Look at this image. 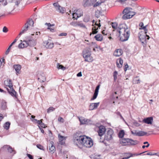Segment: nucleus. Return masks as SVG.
<instances>
[{
  "mask_svg": "<svg viewBox=\"0 0 159 159\" xmlns=\"http://www.w3.org/2000/svg\"><path fill=\"white\" fill-rule=\"evenodd\" d=\"M116 33L120 36V40L122 42L128 40L130 36V32L129 29L125 24H120L116 30Z\"/></svg>",
  "mask_w": 159,
  "mask_h": 159,
  "instance_id": "obj_1",
  "label": "nucleus"
},
{
  "mask_svg": "<svg viewBox=\"0 0 159 159\" xmlns=\"http://www.w3.org/2000/svg\"><path fill=\"white\" fill-rule=\"evenodd\" d=\"M84 135H80L78 133L74 134L73 137V142L74 143L78 146L79 144L82 145L83 140L84 139Z\"/></svg>",
  "mask_w": 159,
  "mask_h": 159,
  "instance_id": "obj_2",
  "label": "nucleus"
},
{
  "mask_svg": "<svg viewBox=\"0 0 159 159\" xmlns=\"http://www.w3.org/2000/svg\"><path fill=\"white\" fill-rule=\"evenodd\" d=\"M138 141L129 138H124L120 140V143L123 145H135L137 143Z\"/></svg>",
  "mask_w": 159,
  "mask_h": 159,
  "instance_id": "obj_3",
  "label": "nucleus"
},
{
  "mask_svg": "<svg viewBox=\"0 0 159 159\" xmlns=\"http://www.w3.org/2000/svg\"><path fill=\"white\" fill-rule=\"evenodd\" d=\"M34 25V22L32 20H29L25 24L22 29V31L20 33L19 35H20L26 32L30 28V26L33 27Z\"/></svg>",
  "mask_w": 159,
  "mask_h": 159,
  "instance_id": "obj_4",
  "label": "nucleus"
},
{
  "mask_svg": "<svg viewBox=\"0 0 159 159\" xmlns=\"http://www.w3.org/2000/svg\"><path fill=\"white\" fill-rule=\"evenodd\" d=\"M84 139L83 140V143L82 145L85 147L90 148L93 145V140L90 138H89L88 137L85 135H84Z\"/></svg>",
  "mask_w": 159,
  "mask_h": 159,
  "instance_id": "obj_5",
  "label": "nucleus"
},
{
  "mask_svg": "<svg viewBox=\"0 0 159 159\" xmlns=\"http://www.w3.org/2000/svg\"><path fill=\"white\" fill-rule=\"evenodd\" d=\"M53 6L57 11L59 13L63 14L66 11V9L65 8L61 7L58 2L53 3Z\"/></svg>",
  "mask_w": 159,
  "mask_h": 159,
  "instance_id": "obj_6",
  "label": "nucleus"
},
{
  "mask_svg": "<svg viewBox=\"0 0 159 159\" xmlns=\"http://www.w3.org/2000/svg\"><path fill=\"white\" fill-rule=\"evenodd\" d=\"M53 6L57 11L59 13L63 14L66 11V9L65 8L61 7L58 2L53 3Z\"/></svg>",
  "mask_w": 159,
  "mask_h": 159,
  "instance_id": "obj_7",
  "label": "nucleus"
},
{
  "mask_svg": "<svg viewBox=\"0 0 159 159\" xmlns=\"http://www.w3.org/2000/svg\"><path fill=\"white\" fill-rule=\"evenodd\" d=\"M43 43L44 46L47 48L52 49L53 47V43L49 39L44 42Z\"/></svg>",
  "mask_w": 159,
  "mask_h": 159,
  "instance_id": "obj_8",
  "label": "nucleus"
},
{
  "mask_svg": "<svg viewBox=\"0 0 159 159\" xmlns=\"http://www.w3.org/2000/svg\"><path fill=\"white\" fill-rule=\"evenodd\" d=\"M106 129L105 127L103 125H100L99 127L98 130V135L100 136H102L105 133Z\"/></svg>",
  "mask_w": 159,
  "mask_h": 159,
  "instance_id": "obj_9",
  "label": "nucleus"
},
{
  "mask_svg": "<svg viewBox=\"0 0 159 159\" xmlns=\"http://www.w3.org/2000/svg\"><path fill=\"white\" fill-rule=\"evenodd\" d=\"M28 46L30 47H34L36 44V40L30 38L27 40Z\"/></svg>",
  "mask_w": 159,
  "mask_h": 159,
  "instance_id": "obj_10",
  "label": "nucleus"
},
{
  "mask_svg": "<svg viewBox=\"0 0 159 159\" xmlns=\"http://www.w3.org/2000/svg\"><path fill=\"white\" fill-rule=\"evenodd\" d=\"M153 121V118L152 117H148L144 118L143 120V122L148 124H152Z\"/></svg>",
  "mask_w": 159,
  "mask_h": 159,
  "instance_id": "obj_11",
  "label": "nucleus"
},
{
  "mask_svg": "<svg viewBox=\"0 0 159 159\" xmlns=\"http://www.w3.org/2000/svg\"><path fill=\"white\" fill-rule=\"evenodd\" d=\"M146 34V36L145 35H140L139 38V39L140 40L141 43H146V37H147V39L148 40L150 38L149 36L148 35Z\"/></svg>",
  "mask_w": 159,
  "mask_h": 159,
  "instance_id": "obj_12",
  "label": "nucleus"
},
{
  "mask_svg": "<svg viewBox=\"0 0 159 159\" xmlns=\"http://www.w3.org/2000/svg\"><path fill=\"white\" fill-rule=\"evenodd\" d=\"M21 42L18 45V48H26L28 46L27 41L26 40H24L22 41L21 40Z\"/></svg>",
  "mask_w": 159,
  "mask_h": 159,
  "instance_id": "obj_13",
  "label": "nucleus"
},
{
  "mask_svg": "<svg viewBox=\"0 0 159 159\" xmlns=\"http://www.w3.org/2000/svg\"><path fill=\"white\" fill-rule=\"evenodd\" d=\"M99 104V102L91 103L89 107V110H92L97 108Z\"/></svg>",
  "mask_w": 159,
  "mask_h": 159,
  "instance_id": "obj_14",
  "label": "nucleus"
},
{
  "mask_svg": "<svg viewBox=\"0 0 159 159\" xmlns=\"http://www.w3.org/2000/svg\"><path fill=\"white\" fill-rule=\"evenodd\" d=\"M15 0H6L7 1V3L9 2H14V1ZM22 0H16L15 2H14L15 3V5L13 9L12 10H14L15 7V6H16L17 7H18L19 4L21 2Z\"/></svg>",
  "mask_w": 159,
  "mask_h": 159,
  "instance_id": "obj_15",
  "label": "nucleus"
},
{
  "mask_svg": "<svg viewBox=\"0 0 159 159\" xmlns=\"http://www.w3.org/2000/svg\"><path fill=\"white\" fill-rule=\"evenodd\" d=\"M83 11L81 9H78L75 12L73 13H72V16L74 15H78L77 17H76V20L79 17H81V16L83 15Z\"/></svg>",
  "mask_w": 159,
  "mask_h": 159,
  "instance_id": "obj_16",
  "label": "nucleus"
},
{
  "mask_svg": "<svg viewBox=\"0 0 159 159\" xmlns=\"http://www.w3.org/2000/svg\"><path fill=\"white\" fill-rule=\"evenodd\" d=\"M8 92L13 97H16V92L13 89V88H10V89L8 88H7Z\"/></svg>",
  "mask_w": 159,
  "mask_h": 159,
  "instance_id": "obj_17",
  "label": "nucleus"
},
{
  "mask_svg": "<svg viewBox=\"0 0 159 159\" xmlns=\"http://www.w3.org/2000/svg\"><path fill=\"white\" fill-rule=\"evenodd\" d=\"M53 145V142L51 141L49 146L50 152L52 153H53L55 151V148Z\"/></svg>",
  "mask_w": 159,
  "mask_h": 159,
  "instance_id": "obj_18",
  "label": "nucleus"
},
{
  "mask_svg": "<svg viewBox=\"0 0 159 159\" xmlns=\"http://www.w3.org/2000/svg\"><path fill=\"white\" fill-rule=\"evenodd\" d=\"M123 51L121 49L116 50L114 53V55L116 57H120L122 55Z\"/></svg>",
  "mask_w": 159,
  "mask_h": 159,
  "instance_id": "obj_19",
  "label": "nucleus"
},
{
  "mask_svg": "<svg viewBox=\"0 0 159 159\" xmlns=\"http://www.w3.org/2000/svg\"><path fill=\"white\" fill-rule=\"evenodd\" d=\"M3 148H7L8 152H9L10 153H11L13 152H14V153L13 154H15L16 153L14 151V150H13L12 148L9 145H4L3 146Z\"/></svg>",
  "mask_w": 159,
  "mask_h": 159,
  "instance_id": "obj_20",
  "label": "nucleus"
},
{
  "mask_svg": "<svg viewBox=\"0 0 159 159\" xmlns=\"http://www.w3.org/2000/svg\"><path fill=\"white\" fill-rule=\"evenodd\" d=\"M93 5V3L92 2L91 0H86L83 5L84 7H89Z\"/></svg>",
  "mask_w": 159,
  "mask_h": 159,
  "instance_id": "obj_21",
  "label": "nucleus"
},
{
  "mask_svg": "<svg viewBox=\"0 0 159 159\" xmlns=\"http://www.w3.org/2000/svg\"><path fill=\"white\" fill-rule=\"evenodd\" d=\"M111 26L113 29H114L113 30V32H115L116 33V30L118 29V27L117 28V24L116 22H112L111 24Z\"/></svg>",
  "mask_w": 159,
  "mask_h": 159,
  "instance_id": "obj_22",
  "label": "nucleus"
},
{
  "mask_svg": "<svg viewBox=\"0 0 159 159\" xmlns=\"http://www.w3.org/2000/svg\"><path fill=\"white\" fill-rule=\"evenodd\" d=\"M85 59V61H88L89 62H91L93 60V58L91 56V55L87 56L85 57H83Z\"/></svg>",
  "mask_w": 159,
  "mask_h": 159,
  "instance_id": "obj_23",
  "label": "nucleus"
},
{
  "mask_svg": "<svg viewBox=\"0 0 159 159\" xmlns=\"http://www.w3.org/2000/svg\"><path fill=\"white\" fill-rule=\"evenodd\" d=\"M13 68L15 69L17 73H20V71L21 68V66L20 65H15L13 66Z\"/></svg>",
  "mask_w": 159,
  "mask_h": 159,
  "instance_id": "obj_24",
  "label": "nucleus"
},
{
  "mask_svg": "<svg viewBox=\"0 0 159 159\" xmlns=\"http://www.w3.org/2000/svg\"><path fill=\"white\" fill-rule=\"evenodd\" d=\"M83 57H85L87 56L91 55V53L89 50L88 49H85L82 52Z\"/></svg>",
  "mask_w": 159,
  "mask_h": 159,
  "instance_id": "obj_25",
  "label": "nucleus"
},
{
  "mask_svg": "<svg viewBox=\"0 0 159 159\" xmlns=\"http://www.w3.org/2000/svg\"><path fill=\"white\" fill-rule=\"evenodd\" d=\"M58 137L59 138V142L60 143L61 145L63 144L64 143V142L63 141V140L66 139L65 137L60 135V134H58Z\"/></svg>",
  "mask_w": 159,
  "mask_h": 159,
  "instance_id": "obj_26",
  "label": "nucleus"
},
{
  "mask_svg": "<svg viewBox=\"0 0 159 159\" xmlns=\"http://www.w3.org/2000/svg\"><path fill=\"white\" fill-rule=\"evenodd\" d=\"M94 38L96 40L98 41H101L102 39V36L101 34H98L95 35Z\"/></svg>",
  "mask_w": 159,
  "mask_h": 159,
  "instance_id": "obj_27",
  "label": "nucleus"
},
{
  "mask_svg": "<svg viewBox=\"0 0 159 159\" xmlns=\"http://www.w3.org/2000/svg\"><path fill=\"white\" fill-rule=\"evenodd\" d=\"M10 124V122H7L4 125L3 127L6 130H8L9 128Z\"/></svg>",
  "mask_w": 159,
  "mask_h": 159,
  "instance_id": "obj_28",
  "label": "nucleus"
},
{
  "mask_svg": "<svg viewBox=\"0 0 159 159\" xmlns=\"http://www.w3.org/2000/svg\"><path fill=\"white\" fill-rule=\"evenodd\" d=\"M147 134V133L143 131H140L138 132L137 133V136H143Z\"/></svg>",
  "mask_w": 159,
  "mask_h": 159,
  "instance_id": "obj_29",
  "label": "nucleus"
},
{
  "mask_svg": "<svg viewBox=\"0 0 159 159\" xmlns=\"http://www.w3.org/2000/svg\"><path fill=\"white\" fill-rule=\"evenodd\" d=\"M125 132L123 130H120L118 133V137L120 138H122L124 136Z\"/></svg>",
  "mask_w": 159,
  "mask_h": 159,
  "instance_id": "obj_30",
  "label": "nucleus"
},
{
  "mask_svg": "<svg viewBox=\"0 0 159 159\" xmlns=\"http://www.w3.org/2000/svg\"><path fill=\"white\" fill-rule=\"evenodd\" d=\"M79 120L81 124H86V119L83 117H81L79 118Z\"/></svg>",
  "mask_w": 159,
  "mask_h": 159,
  "instance_id": "obj_31",
  "label": "nucleus"
},
{
  "mask_svg": "<svg viewBox=\"0 0 159 159\" xmlns=\"http://www.w3.org/2000/svg\"><path fill=\"white\" fill-rule=\"evenodd\" d=\"M6 82L7 83V86L9 87V88H13V85L11 83V81L10 80H7Z\"/></svg>",
  "mask_w": 159,
  "mask_h": 159,
  "instance_id": "obj_32",
  "label": "nucleus"
},
{
  "mask_svg": "<svg viewBox=\"0 0 159 159\" xmlns=\"http://www.w3.org/2000/svg\"><path fill=\"white\" fill-rule=\"evenodd\" d=\"M98 28H96L95 26L93 27L92 28V33H90V35H91L92 34H96L98 32Z\"/></svg>",
  "mask_w": 159,
  "mask_h": 159,
  "instance_id": "obj_33",
  "label": "nucleus"
},
{
  "mask_svg": "<svg viewBox=\"0 0 159 159\" xmlns=\"http://www.w3.org/2000/svg\"><path fill=\"white\" fill-rule=\"evenodd\" d=\"M132 8L127 7L123 11V14L128 13L130 10H132Z\"/></svg>",
  "mask_w": 159,
  "mask_h": 159,
  "instance_id": "obj_34",
  "label": "nucleus"
},
{
  "mask_svg": "<svg viewBox=\"0 0 159 159\" xmlns=\"http://www.w3.org/2000/svg\"><path fill=\"white\" fill-rule=\"evenodd\" d=\"M102 13L101 11L97 10L95 12V15L96 17L97 18H99L100 16H101V14Z\"/></svg>",
  "mask_w": 159,
  "mask_h": 159,
  "instance_id": "obj_35",
  "label": "nucleus"
},
{
  "mask_svg": "<svg viewBox=\"0 0 159 159\" xmlns=\"http://www.w3.org/2000/svg\"><path fill=\"white\" fill-rule=\"evenodd\" d=\"M103 2V1L101 0L97 2L95 4H93V7H96L97 6L101 5L102 3Z\"/></svg>",
  "mask_w": 159,
  "mask_h": 159,
  "instance_id": "obj_36",
  "label": "nucleus"
},
{
  "mask_svg": "<svg viewBox=\"0 0 159 159\" xmlns=\"http://www.w3.org/2000/svg\"><path fill=\"white\" fill-rule=\"evenodd\" d=\"M98 92L94 91V93L93 94V97L91 99V101L94 100V99L96 98L98 94Z\"/></svg>",
  "mask_w": 159,
  "mask_h": 159,
  "instance_id": "obj_37",
  "label": "nucleus"
},
{
  "mask_svg": "<svg viewBox=\"0 0 159 159\" xmlns=\"http://www.w3.org/2000/svg\"><path fill=\"white\" fill-rule=\"evenodd\" d=\"M132 10H130L128 13L129 16L130 18H131L136 14V13L135 12L132 11H131Z\"/></svg>",
  "mask_w": 159,
  "mask_h": 159,
  "instance_id": "obj_38",
  "label": "nucleus"
},
{
  "mask_svg": "<svg viewBox=\"0 0 159 159\" xmlns=\"http://www.w3.org/2000/svg\"><path fill=\"white\" fill-rule=\"evenodd\" d=\"M118 72L116 71L114 72L113 74V76L114 77V80L116 81L117 78Z\"/></svg>",
  "mask_w": 159,
  "mask_h": 159,
  "instance_id": "obj_39",
  "label": "nucleus"
},
{
  "mask_svg": "<svg viewBox=\"0 0 159 159\" xmlns=\"http://www.w3.org/2000/svg\"><path fill=\"white\" fill-rule=\"evenodd\" d=\"M124 15L122 16V19L123 20H126L130 19L129 16L128 14H124Z\"/></svg>",
  "mask_w": 159,
  "mask_h": 159,
  "instance_id": "obj_40",
  "label": "nucleus"
},
{
  "mask_svg": "<svg viewBox=\"0 0 159 159\" xmlns=\"http://www.w3.org/2000/svg\"><path fill=\"white\" fill-rule=\"evenodd\" d=\"M57 68L58 69H61L63 70H64L66 69V68L63 66L61 65H60L58 63L57 64Z\"/></svg>",
  "mask_w": 159,
  "mask_h": 159,
  "instance_id": "obj_41",
  "label": "nucleus"
},
{
  "mask_svg": "<svg viewBox=\"0 0 159 159\" xmlns=\"http://www.w3.org/2000/svg\"><path fill=\"white\" fill-rule=\"evenodd\" d=\"M38 79L39 81H40L41 82H43L45 81V78L44 77H39Z\"/></svg>",
  "mask_w": 159,
  "mask_h": 159,
  "instance_id": "obj_42",
  "label": "nucleus"
},
{
  "mask_svg": "<svg viewBox=\"0 0 159 159\" xmlns=\"http://www.w3.org/2000/svg\"><path fill=\"white\" fill-rule=\"evenodd\" d=\"M101 155L100 154H95L93 156V158L94 159H100Z\"/></svg>",
  "mask_w": 159,
  "mask_h": 159,
  "instance_id": "obj_43",
  "label": "nucleus"
},
{
  "mask_svg": "<svg viewBox=\"0 0 159 159\" xmlns=\"http://www.w3.org/2000/svg\"><path fill=\"white\" fill-rule=\"evenodd\" d=\"M147 26V25H146V26H144L142 28H140V29H142L144 30V33L145 34H146L148 32V30L146 28Z\"/></svg>",
  "mask_w": 159,
  "mask_h": 159,
  "instance_id": "obj_44",
  "label": "nucleus"
},
{
  "mask_svg": "<svg viewBox=\"0 0 159 159\" xmlns=\"http://www.w3.org/2000/svg\"><path fill=\"white\" fill-rule=\"evenodd\" d=\"M103 142L106 146L109 145V141L108 139H106V140H104Z\"/></svg>",
  "mask_w": 159,
  "mask_h": 159,
  "instance_id": "obj_45",
  "label": "nucleus"
},
{
  "mask_svg": "<svg viewBox=\"0 0 159 159\" xmlns=\"http://www.w3.org/2000/svg\"><path fill=\"white\" fill-rule=\"evenodd\" d=\"M55 109V108H53L52 107H50L48 110L47 112L49 113L51 111H54Z\"/></svg>",
  "mask_w": 159,
  "mask_h": 159,
  "instance_id": "obj_46",
  "label": "nucleus"
},
{
  "mask_svg": "<svg viewBox=\"0 0 159 159\" xmlns=\"http://www.w3.org/2000/svg\"><path fill=\"white\" fill-rule=\"evenodd\" d=\"M78 22H72L70 23V24L71 25L73 26H78Z\"/></svg>",
  "mask_w": 159,
  "mask_h": 159,
  "instance_id": "obj_47",
  "label": "nucleus"
},
{
  "mask_svg": "<svg viewBox=\"0 0 159 159\" xmlns=\"http://www.w3.org/2000/svg\"><path fill=\"white\" fill-rule=\"evenodd\" d=\"M131 132L134 135L137 136V133L138 132L136 130H131Z\"/></svg>",
  "mask_w": 159,
  "mask_h": 159,
  "instance_id": "obj_48",
  "label": "nucleus"
},
{
  "mask_svg": "<svg viewBox=\"0 0 159 159\" xmlns=\"http://www.w3.org/2000/svg\"><path fill=\"white\" fill-rule=\"evenodd\" d=\"M36 146L37 148L41 150H43V147L42 145L40 144H37Z\"/></svg>",
  "mask_w": 159,
  "mask_h": 159,
  "instance_id": "obj_49",
  "label": "nucleus"
},
{
  "mask_svg": "<svg viewBox=\"0 0 159 159\" xmlns=\"http://www.w3.org/2000/svg\"><path fill=\"white\" fill-rule=\"evenodd\" d=\"M86 122V124H92L93 122L92 121V120L89 119H87Z\"/></svg>",
  "mask_w": 159,
  "mask_h": 159,
  "instance_id": "obj_50",
  "label": "nucleus"
},
{
  "mask_svg": "<svg viewBox=\"0 0 159 159\" xmlns=\"http://www.w3.org/2000/svg\"><path fill=\"white\" fill-rule=\"evenodd\" d=\"M124 65H125V66H124V70L125 71H126L127 70V68H128L129 67V66L127 64V63H125L124 64Z\"/></svg>",
  "mask_w": 159,
  "mask_h": 159,
  "instance_id": "obj_51",
  "label": "nucleus"
},
{
  "mask_svg": "<svg viewBox=\"0 0 159 159\" xmlns=\"http://www.w3.org/2000/svg\"><path fill=\"white\" fill-rule=\"evenodd\" d=\"M8 28L6 26H4L2 29V31L4 33H7L8 32Z\"/></svg>",
  "mask_w": 159,
  "mask_h": 159,
  "instance_id": "obj_52",
  "label": "nucleus"
},
{
  "mask_svg": "<svg viewBox=\"0 0 159 159\" xmlns=\"http://www.w3.org/2000/svg\"><path fill=\"white\" fill-rule=\"evenodd\" d=\"M58 120L61 123H63L64 121V120L63 118L61 117H59L58 118Z\"/></svg>",
  "mask_w": 159,
  "mask_h": 159,
  "instance_id": "obj_53",
  "label": "nucleus"
},
{
  "mask_svg": "<svg viewBox=\"0 0 159 159\" xmlns=\"http://www.w3.org/2000/svg\"><path fill=\"white\" fill-rule=\"evenodd\" d=\"M146 152H142L140 153L139 154H137V153H134V154H132V155H133V157L134 156H138L139 155H141L142 154Z\"/></svg>",
  "mask_w": 159,
  "mask_h": 159,
  "instance_id": "obj_54",
  "label": "nucleus"
},
{
  "mask_svg": "<svg viewBox=\"0 0 159 159\" xmlns=\"http://www.w3.org/2000/svg\"><path fill=\"white\" fill-rule=\"evenodd\" d=\"M116 65L117 67L119 68H121L122 66V65H121L118 63V60H117L116 61Z\"/></svg>",
  "mask_w": 159,
  "mask_h": 159,
  "instance_id": "obj_55",
  "label": "nucleus"
},
{
  "mask_svg": "<svg viewBox=\"0 0 159 159\" xmlns=\"http://www.w3.org/2000/svg\"><path fill=\"white\" fill-rule=\"evenodd\" d=\"M0 2H2L4 6L7 5L6 0H0Z\"/></svg>",
  "mask_w": 159,
  "mask_h": 159,
  "instance_id": "obj_56",
  "label": "nucleus"
},
{
  "mask_svg": "<svg viewBox=\"0 0 159 159\" xmlns=\"http://www.w3.org/2000/svg\"><path fill=\"white\" fill-rule=\"evenodd\" d=\"M2 107L3 110H5L6 107V104L4 103H2Z\"/></svg>",
  "mask_w": 159,
  "mask_h": 159,
  "instance_id": "obj_57",
  "label": "nucleus"
},
{
  "mask_svg": "<svg viewBox=\"0 0 159 159\" xmlns=\"http://www.w3.org/2000/svg\"><path fill=\"white\" fill-rule=\"evenodd\" d=\"M123 61L122 59V58H120L118 60V63L119 64L122 65L123 64Z\"/></svg>",
  "mask_w": 159,
  "mask_h": 159,
  "instance_id": "obj_58",
  "label": "nucleus"
},
{
  "mask_svg": "<svg viewBox=\"0 0 159 159\" xmlns=\"http://www.w3.org/2000/svg\"><path fill=\"white\" fill-rule=\"evenodd\" d=\"M78 26H80V27H81L85 28V25L82 23H78Z\"/></svg>",
  "mask_w": 159,
  "mask_h": 159,
  "instance_id": "obj_59",
  "label": "nucleus"
},
{
  "mask_svg": "<svg viewBox=\"0 0 159 159\" xmlns=\"http://www.w3.org/2000/svg\"><path fill=\"white\" fill-rule=\"evenodd\" d=\"M100 85H98L95 89V91H96L97 92H98V91H99V88H100Z\"/></svg>",
  "mask_w": 159,
  "mask_h": 159,
  "instance_id": "obj_60",
  "label": "nucleus"
},
{
  "mask_svg": "<svg viewBox=\"0 0 159 159\" xmlns=\"http://www.w3.org/2000/svg\"><path fill=\"white\" fill-rule=\"evenodd\" d=\"M17 39H14V41L10 44L9 46V47L10 48H11V46L16 42Z\"/></svg>",
  "mask_w": 159,
  "mask_h": 159,
  "instance_id": "obj_61",
  "label": "nucleus"
},
{
  "mask_svg": "<svg viewBox=\"0 0 159 159\" xmlns=\"http://www.w3.org/2000/svg\"><path fill=\"white\" fill-rule=\"evenodd\" d=\"M116 114L117 115H119V116H120V118L121 119H122L123 120H124V119L123 118V117L121 115V114L120 113V112H119V111H118L116 112Z\"/></svg>",
  "mask_w": 159,
  "mask_h": 159,
  "instance_id": "obj_62",
  "label": "nucleus"
},
{
  "mask_svg": "<svg viewBox=\"0 0 159 159\" xmlns=\"http://www.w3.org/2000/svg\"><path fill=\"white\" fill-rule=\"evenodd\" d=\"M27 156L30 159H33V157L30 154H27Z\"/></svg>",
  "mask_w": 159,
  "mask_h": 159,
  "instance_id": "obj_63",
  "label": "nucleus"
},
{
  "mask_svg": "<svg viewBox=\"0 0 159 159\" xmlns=\"http://www.w3.org/2000/svg\"><path fill=\"white\" fill-rule=\"evenodd\" d=\"M67 35V33H62L60 34L59 35V36H66Z\"/></svg>",
  "mask_w": 159,
  "mask_h": 159,
  "instance_id": "obj_64",
  "label": "nucleus"
}]
</instances>
